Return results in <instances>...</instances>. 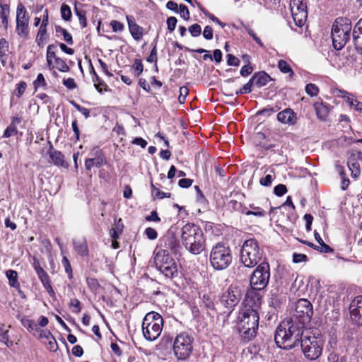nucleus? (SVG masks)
<instances>
[{
  "mask_svg": "<svg viewBox=\"0 0 362 362\" xmlns=\"http://www.w3.org/2000/svg\"><path fill=\"white\" fill-rule=\"evenodd\" d=\"M304 325L289 318L283 320L278 326L274 335L276 345L284 349H292L299 345L304 335Z\"/></svg>",
  "mask_w": 362,
  "mask_h": 362,
  "instance_id": "f257e3e1",
  "label": "nucleus"
},
{
  "mask_svg": "<svg viewBox=\"0 0 362 362\" xmlns=\"http://www.w3.org/2000/svg\"><path fill=\"white\" fill-rule=\"evenodd\" d=\"M181 239L185 247L193 255H199L204 249L202 230L194 223H188L182 228Z\"/></svg>",
  "mask_w": 362,
  "mask_h": 362,
  "instance_id": "f03ea898",
  "label": "nucleus"
},
{
  "mask_svg": "<svg viewBox=\"0 0 362 362\" xmlns=\"http://www.w3.org/2000/svg\"><path fill=\"white\" fill-rule=\"evenodd\" d=\"M238 319V331L242 340L247 342L254 339L259 326V313L252 310H242Z\"/></svg>",
  "mask_w": 362,
  "mask_h": 362,
  "instance_id": "7ed1b4c3",
  "label": "nucleus"
},
{
  "mask_svg": "<svg viewBox=\"0 0 362 362\" xmlns=\"http://www.w3.org/2000/svg\"><path fill=\"white\" fill-rule=\"evenodd\" d=\"M302 352L309 360H315L322 354L324 341L318 331L306 330L299 341Z\"/></svg>",
  "mask_w": 362,
  "mask_h": 362,
  "instance_id": "20e7f679",
  "label": "nucleus"
},
{
  "mask_svg": "<svg viewBox=\"0 0 362 362\" xmlns=\"http://www.w3.org/2000/svg\"><path fill=\"white\" fill-rule=\"evenodd\" d=\"M351 21L347 18H337L332 28V39L333 47L341 50L351 38L352 31Z\"/></svg>",
  "mask_w": 362,
  "mask_h": 362,
  "instance_id": "39448f33",
  "label": "nucleus"
},
{
  "mask_svg": "<svg viewBox=\"0 0 362 362\" xmlns=\"http://www.w3.org/2000/svg\"><path fill=\"white\" fill-rule=\"evenodd\" d=\"M263 253L259 242L255 238H249L242 245L240 260L245 267L252 268L261 261Z\"/></svg>",
  "mask_w": 362,
  "mask_h": 362,
  "instance_id": "423d86ee",
  "label": "nucleus"
},
{
  "mask_svg": "<svg viewBox=\"0 0 362 362\" xmlns=\"http://www.w3.org/2000/svg\"><path fill=\"white\" fill-rule=\"evenodd\" d=\"M163 327L162 316L156 312L148 313L143 319L142 332L148 341H154L160 335Z\"/></svg>",
  "mask_w": 362,
  "mask_h": 362,
  "instance_id": "0eeeda50",
  "label": "nucleus"
},
{
  "mask_svg": "<svg viewBox=\"0 0 362 362\" xmlns=\"http://www.w3.org/2000/svg\"><path fill=\"white\" fill-rule=\"evenodd\" d=\"M210 262L216 270H223L229 267L232 262L230 247L224 243H218L213 246L210 253Z\"/></svg>",
  "mask_w": 362,
  "mask_h": 362,
  "instance_id": "6e6552de",
  "label": "nucleus"
},
{
  "mask_svg": "<svg viewBox=\"0 0 362 362\" xmlns=\"http://www.w3.org/2000/svg\"><path fill=\"white\" fill-rule=\"evenodd\" d=\"M157 269L167 278L173 279L178 275L177 264L166 250H159L154 258Z\"/></svg>",
  "mask_w": 362,
  "mask_h": 362,
  "instance_id": "1a4fd4ad",
  "label": "nucleus"
},
{
  "mask_svg": "<svg viewBox=\"0 0 362 362\" xmlns=\"http://www.w3.org/2000/svg\"><path fill=\"white\" fill-rule=\"evenodd\" d=\"M270 279V267L268 262L259 264L252 273L250 284L252 288L263 290L267 287Z\"/></svg>",
  "mask_w": 362,
  "mask_h": 362,
  "instance_id": "9d476101",
  "label": "nucleus"
},
{
  "mask_svg": "<svg viewBox=\"0 0 362 362\" xmlns=\"http://www.w3.org/2000/svg\"><path fill=\"white\" fill-rule=\"evenodd\" d=\"M192 351V339L187 333L178 334L174 340L173 352L178 360H185Z\"/></svg>",
  "mask_w": 362,
  "mask_h": 362,
  "instance_id": "9b49d317",
  "label": "nucleus"
},
{
  "mask_svg": "<svg viewBox=\"0 0 362 362\" xmlns=\"http://www.w3.org/2000/svg\"><path fill=\"white\" fill-rule=\"evenodd\" d=\"M313 314L311 303L307 299L300 298L296 303L295 309L291 318L305 325L310 321Z\"/></svg>",
  "mask_w": 362,
  "mask_h": 362,
  "instance_id": "f8f14e48",
  "label": "nucleus"
},
{
  "mask_svg": "<svg viewBox=\"0 0 362 362\" xmlns=\"http://www.w3.org/2000/svg\"><path fill=\"white\" fill-rule=\"evenodd\" d=\"M290 10L295 24L302 26L308 17L307 6L304 0H291Z\"/></svg>",
  "mask_w": 362,
  "mask_h": 362,
  "instance_id": "ddd939ff",
  "label": "nucleus"
},
{
  "mask_svg": "<svg viewBox=\"0 0 362 362\" xmlns=\"http://www.w3.org/2000/svg\"><path fill=\"white\" fill-rule=\"evenodd\" d=\"M29 16L22 4L18 5L16 11V31L22 37H27L28 31Z\"/></svg>",
  "mask_w": 362,
  "mask_h": 362,
  "instance_id": "4468645a",
  "label": "nucleus"
},
{
  "mask_svg": "<svg viewBox=\"0 0 362 362\" xmlns=\"http://www.w3.org/2000/svg\"><path fill=\"white\" fill-rule=\"evenodd\" d=\"M241 293L236 286H230L221 296V303L229 309L233 308L240 301Z\"/></svg>",
  "mask_w": 362,
  "mask_h": 362,
  "instance_id": "2eb2a0df",
  "label": "nucleus"
},
{
  "mask_svg": "<svg viewBox=\"0 0 362 362\" xmlns=\"http://www.w3.org/2000/svg\"><path fill=\"white\" fill-rule=\"evenodd\" d=\"M257 291L258 290L251 288V289L247 292L244 301L245 305L243 310H252L259 313L262 298Z\"/></svg>",
  "mask_w": 362,
  "mask_h": 362,
  "instance_id": "dca6fc26",
  "label": "nucleus"
},
{
  "mask_svg": "<svg viewBox=\"0 0 362 362\" xmlns=\"http://www.w3.org/2000/svg\"><path fill=\"white\" fill-rule=\"evenodd\" d=\"M349 308L351 320L358 325H362V296L354 299Z\"/></svg>",
  "mask_w": 362,
  "mask_h": 362,
  "instance_id": "f3484780",
  "label": "nucleus"
},
{
  "mask_svg": "<svg viewBox=\"0 0 362 362\" xmlns=\"http://www.w3.org/2000/svg\"><path fill=\"white\" fill-rule=\"evenodd\" d=\"M48 154L50 158V162L58 167L64 168H69V163L65 160L64 156L59 151L54 148L52 144H50Z\"/></svg>",
  "mask_w": 362,
  "mask_h": 362,
  "instance_id": "a211bd4d",
  "label": "nucleus"
},
{
  "mask_svg": "<svg viewBox=\"0 0 362 362\" xmlns=\"http://www.w3.org/2000/svg\"><path fill=\"white\" fill-rule=\"evenodd\" d=\"M352 37L356 51L362 54V18L354 25L352 30Z\"/></svg>",
  "mask_w": 362,
  "mask_h": 362,
  "instance_id": "6ab92c4d",
  "label": "nucleus"
},
{
  "mask_svg": "<svg viewBox=\"0 0 362 362\" xmlns=\"http://www.w3.org/2000/svg\"><path fill=\"white\" fill-rule=\"evenodd\" d=\"M279 122L284 124L293 125L296 122L297 117L294 111L291 108H286L277 114Z\"/></svg>",
  "mask_w": 362,
  "mask_h": 362,
  "instance_id": "aec40b11",
  "label": "nucleus"
},
{
  "mask_svg": "<svg viewBox=\"0 0 362 362\" xmlns=\"http://www.w3.org/2000/svg\"><path fill=\"white\" fill-rule=\"evenodd\" d=\"M127 21L129 32L133 38L136 41L140 40L144 35V28L136 23L134 17L132 16H127Z\"/></svg>",
  "mask_w": 362,
  "mask_h": 362,
  "instance_id": "412c9836",
  "label": "nucleus"
},
{
  "mask_svg": "<svg viewBox=\"0 0 362 362\" xmlns=\"http://www.w3.org/2000/svg\"><path fill=\"white\" fill-rule=\"evenodd\" d=\"M163 246L168 250H170L173 253H177L179 248L180 245L179 242L175 238V236L173 234H168L165 235L163 238Z\"/></svg>",
  "mask_w": 362,
  "mask_h": 362,
  "instance_id": "4be33fe9",
  "label": "nucleus"
},
{
  "mask_svg": "<svg viewBox=\"0 0 362 362\" xmlns=\"http://www.w3.org/2000/svg\"><path fill=\"white\" fill-rule=\"evenodd\" d=\"M348 167L354 178H358L361 174L360 165L355 156H351L347 162Z\"/></svg>",
  "mask_w": 362,
  "mask_h": 362,
  "instance_id": "5701e85b",
  "label": "nucleus"
},
{
  "mask_svg": "<svg viewBox=\"0 0 362 362\" xmlns=\"http://www.w3.org/2000/svg\"><path fill=\"white\" fill-rule=\"evenodd\" d=\"M74 247L76 252L81 256H86L88 254L87 242L84 239L74 240Z\"/></svg>",
  "mask_w": 362,
  "mask_h": 362,
  "instance_id": "b1692460",
  "label": "nucleus"
},
{
  "mask_svg": "<svg viewBox=\"0 0 362 362\" xmlns=\"http://www.w3.org/2000/svg\"><path fill=\"white\" fill-rule=\"evenodd\" d=\"M314 107L317 117L321 120L326 119L329 112V107L322 103H315Z\"/></svg>",
  "mask_w": 362,
  "mask_h": 362,
  "instance_id": "393cba45",
  "label": "nucleus"
},
{
  "mask_svg": "<svg viewBox=\"0 0 362 362\" xmlns=\"http://www.w3.org/2000/svg\"><path fill=\"white\" fill-rule=\"evenodd\" d=\"M10 13L9 6L7 4H4L0 0V17L1 18V23L4 28L6 29L8 23V16Z\"/></svg>",
  "mask_w": 362,
  "mask_h": 362,
  "instance_id": "a878e982",
  "label": "nucleus"
},
{
  "mask_svg": "<svg viewBox=\"0 0 362 362\" xmlns=\"http://www.w3.org/2000/svg\"><path fill=\"white\" fill-rule=\"evenodd\" d=\"M256 78V86L262 87L272 80L271 77L267 73L262 71L255 74Z\"/></svg>",
  "mask_w": 362,
  "mask_h": 362,
  "instance_id": "bb28decb",
  "label": "nucleus"
},
{
  "mask_svg": "<svg viewBox=\"0 0 362 362\" xmlns=\"http://www.w3.org/2000/svg\"><path fill=\"white\" fill-rule=\"evenodd\" d=\"M6 277L8 279L9 284L11 286L14 288H18L20 286L19 282L18 281V273L12 269H8L6 272Z\"/></svg>",
  "mask_w": 362,
  "mask_h": 362,
  "instance_id": "cd10ccee",
  "label": "nucleus"
},
{
  "mask_svg": "<svg viewBox=\"0 0 362 362\" xmlns=\"http://www.w3.org/2000/svg\"><path fill=\"white\" fill-rule=\"evenodd\" d=\"M92 81L94 83V86L97 89V90L102 93L103 90H107V84L103 81L98 75L95 73V76H93Z\"/></svg>",
  "mask_w": 362,
  "mask_h": 362,
  "instance_id": "c85d7f7f",
  "label": "nucleus"
},
{
  "mask_svg": "<svg viewBox=\"0 0 362 362\" xmlns=\"http://www.w3.org/2000/svg\"><path fill=\"white\" fill-rule=\"evenodd\" d=\"M55 31H56L57 36H59V35H62L64 37V41H66L69 45H73L74 41H73L72 36L69 33H68V31L64 29L63 28H62L59 25H57V26H55Z\"/></svg>",
  "mask_w": 362,
  "mask_h": 362,
  "instance_id": "c756f323",
  "label": "nucleus"
},
{
  "mask_svg": "<svg viewBox=\"0 0 362 362\" xmlns=\"http://www.w3.org/2000/svg\"><path fill=\"white\" fill-rule=\"evenodd\" d=\"M34 269L36 273L38 275V277L41 281L46 280L49 278L47 273L43 269V268L40 266L39 262L34 261L33 263Z\"/></svg>",
  "mask_w": 362,
  "mask_h": 362,
  "instance_id": "7c9ffc66",
  "label": "nucleus"
},
{
  "mask_svg": "<svg viewBox=\"0 0 362 362\" xmlns=\"http://www.w3.org/2000/svg\"><path fill=\"white\" fill-rule=\"evenodd\" d=\"M61 16L64 21H70L71 19L72 13L71 8L69 5L62 4L60 8Z\"/></svg>",
  "mask_w": 362,
  "mask_h": 362,
  "instance_id": "2f4dec72",
  "label": "nucleus"
},
{
  "mask_svg": "<svg viewBox=\"0 0 362 362\" xmlns=\"http://www.w3.org/2000/svg\"><path fill=\"white\" fill-rule=\"evenodd\" d=\"M74 12L78 18L79 23L81 26L84 28L87 26V21L86 17V11L83 10H80L77 8L76 6L74 7Z\"/></svg>",
  "mask_w": 362,
  "mask_h": 362,
  "instance_id": "473e14b6",
  "label": "nucleus"
},
{
  "mask_svg": "<svg viewBox=\"0 0 362 362\" xmlns=\"http://www.w3.org/2000/svg\"><path fill=\"white\" fill-rule=\"evenodd\" d=\"M95 157L92 158L95 166L97 168L101 167L105 163V156L100 151H96L94 154Z\"/></svg>",
  "mask_w": 362,
  "mask_h": 362,
  "instance_id": "72a5a7b5",
  "label": "nucleus"
},
{
  "mask_svg": "<svg viewBox=\"0 0 362 362\" xmlns=\"http://www.w3.org/2000/svg\"><path fill=\"white\" fill-rule=\"evenodd\" d=\"M55 64L56 68L62 72H68L70 69L69 66L66 64L65 61L59 57H56L55 59Z\"/></svg>",
  "mask_w": 362,
  "mask_h": 362,
  "instance_id": "f704fd0d",
  "label": "nucleus"
},
{
  "mask_svg": "<svg viewBox=\"0 0 362 362\" xmlns=\"http://www.w3.org/2000/svg\"><path fill=\"white\" fill-rule=\"evenodd\" d=\"M278 67L282 73H284V74L289 73L291 76L292 75H293V70L291 69V66L286 61L282 60V59L280 60L278 62Z\"/></svg>",
  "mask_w": 362,
  "mask_h": 362,
  "instance_id": "c9c22d12",
  "label": "nucleus"
},
{
  "mask_svg": "<svg viewBox=\"0 0 362 362\" xmlns=\"http://www.w3.org/2000/svg\"><path fill=\"white\" fill-rule=\"evenodd\" d=\"M143 64L140 59H136L132 66L133 74L135 76H139L143 71Z\"/></svg>",
  "mask_w": 362,
  "mask_h": 362,
  "instance_id": "e433bc0d",
  "label": "nucleus"
},
{
  "mask_svg": "<svg viewBox=\"0 0 362 362\" xmlns=\"http://www.w3.org/2000/svg\"><path fill=\"white\" fill-rule=\"evenodd\" d=\"M62 264L64 267L66 273L68 274L69 279H71L73 278L72 268L66 257L62 258Z\"/></svg>",
  "mask_w": 362,
  "mask_h": 362,
  "instance_id": "4c0bfd02",
  "label": "nucleus"
},
{
  "mask_svg": "<svg viewBox=\"0 0 362 362\" xmlns=\"http://www.w3.org/2000/svg\"><path fill=\"white\" fill-rule=\"evenodd\" d=\"M305 92L311 97L316 96L318 94L319 89L314 83H309L305 86Z\"/></svg>",
  "mask_w": 362,
  "mask_h": 362,
  "instance_id": "58836bf2",
  "label": "nucleus"
},
{
  "mask_svg": "<svg viewBox=\"0 0 362 362\" xmlns=\"http://www.w3.org/2000/svg\"><path fill=\"white\" fill-rule=\"evenodd\" d=\"M56 50H57L56 45H54V44L49 45L47 48V54H46L47 59H51L55 60L56 57H58L55 54Z\"/></svg>",
  "mask_w": 362,
  "mask_h": 362,
  "instance_id": "ea45409f",
  "label": "nucleus"
},
{
  "mask_svg": "<svg viewBox=\"0 0 362 362\" xmlns=\"http://www.w3.org/2000/svg\"><path fill=\"white\" fill-rule=\"evenodd\" d=\"M147 62H151V63L155 62L156 70H158V66H157V64H156V62H157V48H156V43L153 45V48H152V49L151 51V53H150L149 56L147 58Z\"/></svg>",
  "mask_w": 362,
  "mask_h": 362,
  "instance_id": "a19ab883",
  "label": "nucleus"
},
{
  "mask_svg": "<svg viewBox=\"0 0 362 362\" xmlns=\"http://www.w3.org/2000/svg\"><path fill=\"white\" fill-rule=\"evenodd\" d=\"M250 208H252L253 209V211H246L245 212L246 215H247V216L254 215V216H259V217H262V216H264V211L262 210L260 208L256 207L254 205H250Z\"/></svg>",
  "mask_w": 362,
  "mask_h": 362,
  "instance_id": "79ce46f5",
  "label": "nucleus"
},
{
  "mask_svg": "<svg viewBox=\"0 0 362 362\" xmlns=\"http://www.w3.org/2000/svg\"><path fill=\"white\" fill-rule=\"evenodd\" d=\"M188 30L192 37H198L201 34L202 28L199 24L195 23L189 26Z\"/></svg>",
  "mask_w": 362,
  "mask_h": 362,
  "instance_id": "37998d69",
  "label": "nucleus"
},
{
  "mask_svg": "<svg viewBox=\"0 0 362 362\" xmlns=\"http://www.w3.org/2000/svg\"><path fill=\"white\" fill-rule=\"evenodd\" d=\"M47 349H49L50 351H53V352L56 351L58 349L57 342L53 336H52L49 339H47Z\"/></svg>",
  "mask_w": 362,
  "mask_h": 362,
  "instance_id": "c03bdc74",
  "label": "nucleus"
},
{
  "mask_svg": "<svg viewBox=\"0 0 362 362\" xmlns=\"http://www.w3.org/2000/svg\"><path fill=\"white\" fill-rule=\"evenodd\" d=\"M177 13H180V16L187 21L189 20V9L188 8L184 5V4H180V6H179V9H178V12Z\"/></svg>",
  "mask_w": 362,
  "mask_h": 362,
  "instance_id": "a18cd8bd",
  "label": "nucleus"
},
{
  "mask_svg": "<svg viewBox=\"0 0 362 362\" xmlns=\"http://www.w3.org/2000/svg\"><path fill=\"white\" fill-rule=\"evenodd\" d=\"M22 324L29 331L37 329V325L35 324L33 320L29 319H23Z\"/></svg>",
  "mask_w": 362,
  "mask_h": 362,
  "instance_id": "49530a36",
  "label": "nucleus"
},
{
  "mask_svg": "<svg viewBox=\"0 0 362 362\" xmlns=\"http://www.w3.org/2000/svg\"><path fill=\"white\" fill-rule=\"evenodd\" d=\"M177 20L175 17L171 16L168 18L166 21L168 30L171 33L173 32L176 28Z\"/></svg>",
  "mask_w": 362,
  "mask_h": 362,
  "instance_id": "de8ad7c7",
  "label": "nucleus"
},
{
  "mask_svg": "<svg viewBox=\"0 0 362 362\" xmlns=\"http://www.w3.org/2000/svg\"><path fill=\"white\" fill-rule=\"evenodd\" d=\"M189 93V90L186 86H182L180 88V95L178 97V100L181 104H183L185 102V99L187 95Z\"/></svg>",
  "mask_w": 362,
  "mask_h": 362,
  "instance_id": "09e8293b",
  "label": "nucleus"
},
{
  "mask_svg": "<svg viewBox=\"0 0 362 362\" xmlns=\"http://www.w3.org/2000/svg\"><path fill=\"white\" fill-rule=\"evenodd\" d=\"M33 84L35 88H38L39 87L42 86H45L47 85L42 74H39L37 75V77L34 81Z\"/></svg>",
  "mask_w": 362,
  "mask_h": 362,
  "instance_id": "8fccbe9b",
  "label": "nucleus"
},
{
  "mask_svg": "<svg viewBox=\"0 0 362 362\" xmlns=\"http://www.w3.org/2000/svg\"><path fill=\"white\" fill-rule=\"evenodd\" d=\"M287 192V188L286 185L283 184H279L274 187V192L276 196L281 197L284 195Z\"/></svg>",
  "mask_w": 362,
  "mask_h": 362,
  "instance_id": "3c124183",
  "label": "nucleus"
},
{
  "mask_svg": "<svg viewBox=\"0 0 362 362\" xmlns=\"http://www.w3.org/2000/svg\"><path fill=\"white\" fill-rule=\"evenodd\" d=\"M227 57V64L229 66H238L240 64V60L238 57H235L233 54H228L226 56Z\"/></svg>",
  "mask_w": 362,
  "mask_h": 362,
  "instance_id": "603ef678",
  "label": "nucleus"
},
{
  "mask_svg": "<svg viewBox=\"0 0 362 362\" xmlns=\"http://www.w3.org/2000/svg\"><path fill=\"white\" fill-rule=\"evenodd\" d=\"M280 110V107L278 105H275L272 107H267L261 110L259 114L269 116L272 113L276 112Z\"/></svg>",
  "mask_w": 362,
  "mask_h": 362,
  "instance_id": "864d4df0",
  "label": "nucleus"
},
{
  "mask_svg": "<svg viewBox=\"0 0 362 362\" xmlns=\"http://www.w3.org/2000/svg\"><path fill=\"white\" fill-rule=\"evenodd\" d=\"M245 29L246 30L247 33L253 38V40L260 46V47H263L264 45L262 42V40H260V38H259L256 34L253 32V30L249 27V26H245Z\"/></svg>",
  "mask_w": 362,
  "mask_h": 362,
  "instance_id": "5fc2aeb1",
  "label": "nucleus"
},
{
  "mask_svg": "<svg viewBox=\"0 0 362 362\" xmlns=\"http://www.w3.org/2000/svg\"><path fill=\"white\" fill-rule=\"evenodd\" d=\"M110 25L112 27V30L115 33L121 32L124 29V25L122 23L115 20H113L110 22Z\"/></svg>",
  "mask_w": 362,
  "mask_h": 362,
  "instance_id": "6e6d98bb",
  "label": "nucleus"
},
{
  "mask_svg": "<svg viewBox=\"0 0 362 362\" xmlns=\"http://www.w3.org/2000/svg\"><path fill=\"white\" fill-rule=\"evenodd\" d=\"M8 51V42L4 39H0V56H4Z\"/></svg>",
  "mask_w": 362,
  "mask_h": 362,
  "instance_id": "4d7b16f0",
  "label": "nucleus"
},
{
  "mask_svg": "<svg viewBox=\"0 0 362 362\" xmlns=\"http://www.w3.org/2000/svg\"><path fill=\"white\" fill-rule=\"evenodd\" d=\"M17 132L18 131H17L16 127L14 125L10 124V126H8L6 129L3 136L6 137V138L10 137L12 135L16 134Z\"/></svg>",
  "mask_w": 362,
  "mask_h": 362,
  "instance_id": "13d9d810",
  "label": "nucleus"
},
{
  "mask_svg": "<svg viewBox=\"0 0 362 362\" xmlns=\"http://www.w3.org/2000/svg\"><path fill=\"white\" fill-rule=\"evenodd\" d=\"M145 235L147 236V238L150 240H155L158 237V233L156 230L152 228H147L145 230Z\"/></svg>",
  "mask_w": 362,
  "mask_h": 362,
  "instance_id": "bf43d9fd",
  "label": "nucleus"
},
{
  "mask_svg": "<svg viewBox=\"0 0 362 362\" xmlns=\"http://www.w3.org/2000/svg\"><path fill=\"white\" fill-rule=\"evenodd\" d=\"M273 180V176L272 175H267L259 180V183L262 186L269 187L272 185Z\"/></svg>",
  "mask_w": 362,
  "mask_h": 362,
  "instance_id": "052dcab7",
  "label": "nucleus"
},
{
  "mask_svg": "<svg viewBox=\"0 0 362 362\" xmlns=\"http://www.w3.org/2000/svg\"><path fill=\"white\" fill-rule=\"evenodd\" d=\"M307 259V256L304 254L293 253V261L295 263L306 262Z\"/></svg>",
  "mask_w": 362,
  "mask_h": 362,
  "instance_id": "680f3d73",
  "label": "nucleus"
},
{
  "mask_svg": "<svg viewBox=\"0 0 362 362\" xmlns=\"http://www.w3.org/2000/svg\"><path fill=\"white\" fill-rule=\"evenodd\" d=\"M86 282H87L88 286L92 290H96L99 286L98 280L94 278H90V277L87 278Z\"/></svg>",
  "mask_w": 362,
  "mask_h": 362,
  "instance_id": "e2e57ef3",
  "label": "nucleus"
},
{
  "mask_svg": "<svg viewBox=\"0 0 362 362\" xmlns=\"http://www.w3.org/2000/svg\"><path fill=\"white\" fill-rule=\"evenodd\" d=\"M203 36L206 40H211L213 38V29L211 26L207 25L204 28Z\"/></svg>",
  "mask_w": 362,
  "mask_h": 362,
  "instance_id": "0e129e2a",
  "label": "nucleus"
},
{
  "mask_svg": "<svg viewBox=\"0 0 362 362\" xmlns=\"http://www.w3.org/2000/svg\"><path fill=\"white\" fill-rule=\"evenodd\" d=\"M63 84L69 89H74L76 87L74 79L72 78H69L67 79H64L63 81Z\"/></svg>",
  "mask_w": 362,
  "mask_h": 362,
  "instance_id": "69168bd1",
  "label": "nucleus"
},
{
  "mask_svg": "<svg viewBox=\"0 0 362 362\" xmlns=\"http://www.w3.org/2000/svg\"><path fill=\"white\" fill-rule=\"evenodd\" d=\"M193 181L189 178H183L179 180L178 185L180 187L187 188L190 187L192 184Z\"/></svg>",
  "mask_w": 362,
  "mask_h": 362,
  "instance_id": "338daca9",
  "label": "nucleus"
},
{
  "mask_svg": "<svg viewBox=\"0 0 362 362\" xmlns=\"http://www.w3.org/2000/svg\"><path fill=\"white\" fill-rule=\"evenodd\" d=\"M228 206L233 210L235 211H240L242 209V204L240 202L236 201V200H230L228 204Z\"/></svg>",
  "mask_w": 362,
  "mask_h": 362,
  "instance_id": "774afa93",
  "label": "nucleus"
}]
</instances>
